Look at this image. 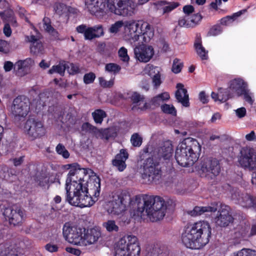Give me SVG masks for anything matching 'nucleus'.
<instances>
[{
    "instance_id": "obj_60",
    "label": "nucleus",
    "mask_w": 256,
    "mask_h": 256,
    "mask_svg": "<svg viewBox=\"0 0 256 256\" xmlns=\"http://www.w3.org/2000/svg\"><path fill=\"white\" fill-rule=\"evenodd\" d=\"M201 46H202V36L200 33H197L196 35L194 44V49Z\"/></svg>"
},
{
    "instance_id": "obj_42",
    "label": "nucleus",
    "mask_w": 256,
    "mask_h": 256,
    "mask_svg": "<svg viewBox=\"0 0 256 256\" xmlns=\"http://www.w3.org/2000/svg\"><path fill=\"white\" fill-rule=\"evenodd\" d=\"M114 78H111L110 80H106L103 77L98 78L100 85L103 88H111L114 84Z\"/></svg>"
},
{
    "instance_id": "obj_41",
    "label": "nucleus",
    "mask_w": 256,
    "mask_h": 256,
    "mask_svg": "<svg viewBox=\"0 0 256 256\" xmlns=\"http://www.w3.org/2000/svg\"><path fill=\"white\" fill-rule=\"evenodd\" d=\"M162 111L166 114H170L172 116H176V110L175 108L172 106L164 104L161 106Z\"/></svg>"
},
{
    "instance_id": "obj_64",
    "label": "nucleus",
    "mask_w": 256,
    "mask_h": 256,
    "mask_svg": "<svg viewBox=\"0 0 256 256\" xmlns=\"http://www.w3.org/2000/svg\"><path fill=\"white\" fill-rule=\"evenodd\" d=\"M199 99L203 104H207L208 102V96L206 95L204 91L200 92L199 94Z\"/></svg>"
},
{
    "instance_id": "obj_25",
    "label": "nucleus",
    "mask_w": 256,
    "mask_h": 256,
    "mask_svg": "<svg viewBox=\"0 0 256 256\" xmlns=\"http://www.w3.org/2000/svg\"><path fill=\"white\" fill-rule=\"evenodd\" d=\"M247 84L242 78H236L230 82L229 88L235 91L238 96L240 92H244L247 88Z\"/></svg>"
},
{
    "instance_id": "obj_29",
    "label": "nucleus",
    "mask_w": 256,
    "mask_h": 256,
    "mask_svg": "<svg viewBox=\"0 0 256 256\" xmlns=\"http://www.w3.org/2000/svg\"><path fill=\"white\" fill-rule=\"evenodd\" d=\"M247 11L246 9H243L236 12L233 14L232 16H227L220 20V24L222 26H227L233 22L237 18L244 14Z\"/></svg>"
},
{
    "instance_id": "obj_52",
    "label": "nucleus",
    "mask_w": 256,
    "mask_h": 256,
    "mask_svg": "<svg viewBox=\"0 0 256 256\" xmlns=\"http://www.w3.org/2000/svg\"><path fill=\"white\" fill-rule=\"evenodd\" d=\"M130 98L133 104H138L141 101L143 102L144 97V96H141L140 94L135 92L132 95Z\"/></svg>"
},
{
    "instance_id": "obj_17",
    "label": "nucleus",
    "mask_w": 256,
    "mask_h": 256,
    "mask_svg": "<svg viewBox=\"0 0 256 256\" xmlns=\"http://www.w3.org/2000/svg\"><path fill=\"white\" fill-rule=\"evenodd\" d=\"M86 5L90 12L96 16H103L108 12L104 0H86Z\"/></svg>"
},
{
    "instance_id": "obj_48",
    "label": "nucleus",
    "mask_w": 256,
    "mask_h": 256,
    "mask_svg": "<svg viewBox=\"0 0 256 256\" xmlns=\"http://www.w3.org/2000/svg\"><path fill=\"white\" fill-rule=\"evenodd\" d=\"M96 78V74L94 72H90L86 73L84 76V82L86 84H92L94 82Z\"/></svg>"
},
{
    "instance_id": "obj_12",
    "label": "nucleus",
    "mask_w": 256,
    "mask_h": 256,
    "mask_svg": "<svg viewBox=\"0 0 256 256\" xmlns=\"http://www.w3.org/2000/svg\"><path fill=\"white\" fill-rule=\"evenodd\" d=\"M29 99L24 96H19L13 101L12 112L14 117L25 118L28 114L30 108Z\"/></svg>"
},
{
    "instance_id": "obj_33",
    "label": "nucleus",
    "mask_w": 256,
    "mask_h": 256,
    "mask_svg": "<svg viewBox=\"0 0 256 256\" xmlns=\"http://www.w3.org/2000/svg\"><path fill=\"white\" fill-rule=\"evenodd\" d=\"M92 116L96 124H101L104 118L106 116V114L104 110L98 109L92 113Z\"/></svg>"
},
{
    "instance_id": "obj_8",
    "label": "nucleus",
    "mask_w": 256,
    "mask_h": 256,
    "mask_svg": "<svg viewBox=\"0 0 256 256\" xmlns=\"http://www.w3.org/2000/svg\"><path fill=\"white\" fill-rule=\"evenodd\" d=\"M127 26L130 30L132 38L134 41H138L140 38L142 42H148L154 36L153 28L147 22H143L140 26V24L134 21L130 22L127 24Z\"/></svg>"
},
{
    "instance_id": "obj_31",
    "label": "nucleus",
    "mask_w": 256,
    "mask_h": 256,
    "mask_svg": "<svg viewBox=\"0 0 256 256\" xmlns=\"http://www.w3.org/2000/svg\"><path fill=\"white\" fill-rule=\"evenodd\" d=\"M66 68L67 66L66 64L60 62L58 64L52 66V67L48 70V73L50 74L54 73H57L60 76H64Z\"/></svg>"
},
{
    "instance_id": "obj_26",
    "label": "nucleus",
    "mask_w": 256,
    "mask_h": 256,
    "mask_svg": "<svg viewBox=\"0 0 256 256\" xmlns=\"http://www.w3.org/2000/svg\"><path fill=\"white\" fill-rule=\"evenodd\" d=\"M218 202L212 204L210 206H196L190 212V214L192 216H200L205 212H215L218 210Z\"/></svg>"
},
{
    "instance_id": "obj_51",
    "label": "nucleus",
    "mask_w": 256,
    "mask_h": 256,
    "mask_svg": "<svg viewBox=\"0 0 256 256\" xmlns=\"http://www.w3.org/2000/svg\"><path fill=\"white\" fill-rule=\"evenodd\" d=\"M124 23L121 20L116 22L112 24L110 28V31L112 33H116L118 32L120 29L123 26Z\"/></svg>"
},
{
    "instance_id": "obj_45",
    "label": "nucleus",
    "mask_w": 256,
    "mask_h": 256,
    "mask_svg": "<svg viewBox=\"0 0 256 256\" xmlns=\"http://www.w3.org/2000/svg\"><path fill=\"white\" fill-rule=\"evenodd\" d=\"M195 50L198 55L202 60H206L208 59V51L206 50L202 45L195 48Z\"/></svg>"
},
{
    "instance_id": "obj_55",
    "label": "nucleus",
    "mask_w": 256,
    "mask_h": 256,
    "mask_svg": "<svg viewBox=\"0 0 256 256\" xmlns=\"http://www.w3.org/2000/svg\"><path fill=\"white\" fill-rule=\"evenodd\" d=\"M9 50L8 44L6 41L0 40V52L6 54Z\"/></svg>"
},
{
    "instance_id": "obj_40",
    "label": "nucleus",
    "mask_w": 256,
    "mask_h": 256,
    "mask_svg": "<svg viewBox=\"0 0 256 256\" xmlns=\"http://www.w3.org/2000/svg\"><path fill=\"white\" fill-rule=\"evenodd\" d=\"M240 235L242 238L246 236L249 237L256 236V222L252 226L250 231L249 234L248 229L247 228L244 227V228H242L240 232Z\"/></svg>"
},
{
    "instance_id": "obj_9",
    "label": "nucleus",
    "mask_w": 256,
    "mask_h": 256,
    "mask_svg": "<svg viewBox=\"0 0 256 256\" xmlns=\"http://www.w3.org/2000/svg\"><path fill=\"white\" fill-rule=\"evenodd\" d=\"M162 174V167L159 162L150 157L144 160L142 174L144 179H148L149 183H156L161 178Z\"/></svg>"
},
{
    "instance_id": "obj_10",
    "label": "nucleus",
    "mask_w": 256,
    "mask_h": 256,
    "mask_svg": "<svg viewBox=\"0 0 256 256\" xmlns=\"http://www.w3.org/2000/svg\"><path fill=\"white\" fill-rule=\"evenodd\" d=\"M84 228L78 226H70L66 223L63 226L62 234L64 238L69 242L75 245L84 246L82 234Z\"/></svg>"
},
{
    "instance_id": "obj_23",
    "label": "nucleus",
    "mask_w": 256,
    "mask_h": 256,
    "mask_svg": "<svg viewBox=\"0 0 256 256\" xmlns=\"http://www.w3.org/2000/svg\"><path fill=\"white\" fill-rule=\"evenodd\" d=\"M84 246L94 244L100 236V231L94 228L88 229L86 230L84 228Z\"/></svg>"
},
{
    "instance_id": "obj_59",
    "label": "nucleus",
    "mask_w": 256,
    "mask_h": 256,
    "mask_svg": "<svg viewBox=\"0 0 256 256\" xmlns=\"http://www.w3.org/2000/svg\"><path fill=\"white\" fill-rule=\"evenodd\" d=\"M44 24L45 25L46 30L48 32H52L54 30V28L51 26L50 20L48 18H44L43 20Z\"/></svg>"
},
{
    "instance_id": "obj_20",
    "label": "nucleus",
    "mask_w": 256,
    "mask_h": 256,
    "mask_svg": "<svg viewBox=\"0 0 256 256\" xmlns=\"http://www.w3.org/2000/svg\"><path fill=\"white\" fill-rule=\"evenodd\" d=\"M128 156L129 154L126 149H121L112 161L113 166H116L120 172L124 171L126 167V161L128 158Z\"/></svg>"
},
{
    "instance_id": "obj_57",
    "label": "nucleus",
    "mask_w": 256,
    "mask_h": 256,
    "mask_svg": "<svg viewBox=\"0 0 256 256\" xmlns=\"http://www.w3.org/2000/svg\"><path fill=\"white\" fill-rule=\"evenodd\" d=\"M157 74L154 75L152 78V82L156 88L159 86L162 83V80L160 79V74L158 70H157Z\"/></svg>"
},
{
    "instance_id": "obj_44",
    "label": "nucleus",
    "mask_w": 256,
    "mask_h": 256,
    "mask_svg": "<svg viewBox=\"0 0 256 256\" xmlns=\"http://www.w3.org/2000/svg\"><path fill=\"white\" fill-rule=\"evenodd\" d=\"M183 66L182 62L178 58H175L174 60L172 66V71L174 74H178L180 72Z\"/></svg>"
},
{
    "instance_id": "obj_5",
    "label": "nucleus",
    "mask_w": 256,
    "mask_h": 256,
    "mask_svg": "<svg viewBox=\"0 0 256 256\" xmlns=\"http://www.w3.org/2000/svg\"><path fill=\"white\" fill-rule=\"evenodd\" d=\"M140 247L136 236H125L116 244L115 256H140Z\"/></svg>"
},
{
    "instance_id": "obj_32",
    "label": "nucleus",
    "mask_w": 256,
    "mask_h": 256,
    "mask_svg": "<svg viewBox=\"0 0 256 256\" xmlns=\"http://www.w3.org/2000/svg\"><path fill=\"white\" fill-rule=\"evenodd\" d=\"M82 130L86 132H89L94 135L100 136L101 129L98 128L96 126H92L89 122H86L84 123L82 126Z\"/></svg>"
},
{
    "instance_id": "obj_16",
    "label": "nucleus",
    "mask_w": 256,
    "mask_h": 256,
    "mask_svg": "<svg viewBox=\"0 0 256 256\" xmlns=\"http://www.w3.org/2000/svg\"><path fill=\"white\" fill-rule=\"evenodd\" d=\"M154 50L152 46L142 44L134 48V54L137 60L142 62H149L154 55Z\"/></svg>"
},
{
    "instance_id": "obj_34",
    "label": "nucleus",
    "mask_w": 256,
    "mask_h": 256,
    "mask_svg": "<svg viewBox=\"0 0 256 256\" xmlns=\"http://www.w3.org/2000/svg\"><path fill=\"white\" fill-rule=\"evenodd\" d=\"M223 32V28L222 26L217 24L211 26L208 32L207 36H216L220 34Z\"/></svg>"
},
{
    "instance_id": "obj_58",
    "label": "nucleus",
    "mask_w": 256,
    "mask_h": 256,
    "mask_svg": "<svg viewBox=\"0 0 256 256\" xmlns=\"http://www.w3.org/2000/svg\"><path fill=\"white\" fill-rule=\"evenodd\" d=\"M45 249L50 252H56L58 250V247L56 244H53L51 243L47 244L44 246Z\"/></svg>"
},
{
    "instance_id": "obj_28",
    "label": "nucleus",
    "mask_w": 256,
    "mask_h": 256,
    "mask_svg": "<svg viewBox=\"0 0 256 256\" xmlns=\"http://www.w3.org/2000/svg\"><path fill=\"white\" fill-rule=\"evenodd\" d=\"M22 250L17 246H10L0 250V256H22Z\"/></svg>"
},
{
    "instance_id": "obj_49",
    "label": "nucleus",
    "mask_w": 256,
    "mask_h": 256,
    "mask_svg": "<svg viewBox=\"0 0 256 256\" xmlns=\"http://www.w3.org/2000/svg\"><path fill=\"white\" fill-rule=\"evenodd\" d=\"M54 10L56 14L61 16L66 10V5L62 3H56L54 6Z\"/></svg>"
},
{
    "instance_id": "obj_35",
    "label": "nucleus",
    "mask_w": 256,
    "mask_h": 256,
    "mask_svg": "<svg viewBox=\"0 0 256 256\" xmlns=\"http://www.w3.org/2000/svg\"><path fill=\"white\" fill-rule=\"evenodd\" d=\"M30 50L31 53L34 55H38L42 53L44 46L41 42H34L30 44Z\"/></svg>"
},
{
    "instance_id": "obj_56",
    "label": "nucleus",
    "mask_w": 256,
    "mask_h": 256,
    "mask_svg": "<svg viewBox=\"0 0 256 256\" xmlns=\"http://www.w3.org/2000/svg\"><path fill=\"white\" fill-rule=\"evenodd\" d=\"M146 256H164L158 248H154L148 252Z\"/></svg>"
},
{
    "instance_id": "obj_37",
    "label": "nucleus",
    "mask_w": 256,
    "mask_h": 256,
    "mask_svg": "<svg viewBox=\"0 0 256 256\" xmlns=\"http://www.w3.org/2000/svg\"><path fill=\"white\" fill-rule=\"evenodd\" d=\"M121 66L115 63H108L105 66V70L116 75L120 72Z\"/></svg>"
},
{
    "instance_id": "obj_19",
    "label": "nucleus",
    "mask_w": 256,
    "mask_h": 256,
    "mask_svg": "<svg viewBox=\"0 0 256 256\" xmlns=\"http://www.w3.org/2000/svg\"><path fill=\"white\" fill-rule=\"evenodd\" d=\"M202 18L199 13L192 16H185L180 18L178 21V25L186 28H194L201 21Z\"/></svg>"
},
{
    "instance_id": "obj_7",
    "label": "nucleus",
    "mask_w": 256,
    "mask_h": 256,
    "mask_svg": "<svg viewBox=\"0 0 256 256\" xmlns=\"http://www.w3.org/2000/svg\"><path fill=\"white\" fill-rule=\"evenodd\" d=\"M106 4L108 12L122 16H132L136 8L132 0H106Z\"/></svg>"
},
{
    "instance_id": "obj_46",
    "label": "nucleus",
    "mask_w": 256,
    "mask_h": 256,
    "mask_svg": "<svg viewBox=\"0 0 256 256\" xmlns=\"http://www.w3.org/2000/svg\"><path fill=\"white\" fill-rule=\"evenodd\" d=\"M180 6V4L178 2H170L168 4V6L163 7V13L166 14L172 12L174 9Z\"/></svg>"
},
{
    "instance_id": "obj_24",
    "label": "nucleus",
    "mask_w": 256,
    "mask_h": 256,
    "mask_svg": "<svg viewBox=\"0 0 256 256\" xmlns=\"http://www.w3.org/2000/svg\"><path fill=\"white\" fill-rule=\"evenodd\" d=\"M173 152L172 144L169 142H166L158 149V154L160 158L169 160L172 156Z\"/></svg>"
},
{
    "instance_id": "obj_30",
    "label": "nucleus",
    "mask_w": 256,
    "mask_h": 256,
    "mask_svg": "<svg viewBox=\"0 0 256 256\" xmlns=\"http://www.w3.org/2000/svg\"><path fill=\"white\" fill-rule=\"evenodd\" d=\"M118 133L114 128L111 127L106 128H101L100 136L102 139L109 140L114 138L117 136Z\"/></svg>"
},
{
    "instance_id": "obj_53",
    "label": "nucleus",
    "mask_w": 256,
    "mask_h": 256,
    "mask_svg": "<svg viewBox=\"0 0 256 256\" xmlns=\"http://www.w3.org/2000/svg\"><path fill=\"white\" fill-rule=\"evenodd\" d=\"M244 95V100L249 103L250 104H252L254 100L252 99V96L248 92V90L246 88L242 92H240V94L238 96H241Z\"/></svg>"
},
{
    "instance_id": "obj_21",
    "label": "nucleus",
    "mask_w": 256,
    "mask_h": 256,
    "mask_svg": "<svg viewBox=\"0 0 256 256\" xmlns=\"http://www.w3.org/2000/svg\"><path fill=\"white\" fill-rule=\"evenodd\" d=\"M176 88L177 90L175 92V97L178 102L180 103L184 106H189V96L187 90L184 88V84L181 83L177 84Z\"/></svg>"
},
{
    "instance_id": "obj_15",
    "label": "nucleus",
    "mask_w": 256,
    "mask_h": 256,
    "mask_svg": "<svg viewBox=\"0 0 256 256\" xmlns=\"http://www.w3.org/2000/svg\"><path fill=\"white\" fill-rule=\"evenodd\" d=\"M200 170L203 174H205V176L210 174L217 176L220 172V162L216 158H204L200 163Z\"/></svg>"
},
{
    "instance_id": "obj_3",
    "label": "nucleus",
    "mask_w": 256,
    "mask_h": 256,
    "mask_svg": "<svg viewBox=\"0 0 256 256\" xmlns=\"http://www.w3.org/2000/svg\"><path fill=\"white\" fill-rule=\"evenodd\" d=\"M212 228L207 222L199 221L188 226L182 233V244L190 249L202 248L210 241Z\"/></svg>"
},
{
    "instance_id": "obj_63",
    "label": "nucleus",
    "mask_w": 256,
    "mask_h": 256,
    "mask_svg": "<svg viewBox=\"0 0 256 256\" xmlns=\"http://www.w3.org/2000/svg\"><path fill=\"white\" fill-rule=\"evenodd\" d=\"M3 32L4 35L6 37H10L12 34V29L10 26V24L9 23H6L4 24Z\"/></svg>"
},
{
    "instance_id": "obj_36",
    "label": "nucleus",
    "mask_w": 256,
    "mask_h": 256,
    "mask_svg": "<svg viewBox=\"0 0 256 256\" xmlns=\"http://www.w3.org/2000/svg\"><path fill=\"white\" fill-rule=\"evenodd\" d=\"M103 226L110 232H118L119 230L118 226L116 224L114 220H108L103 223Z\"/></svg>"
},
{
    "instance_id": "obj_47",
    "label": "nucleus",
    "mask_w": 256,
    "mask_h": 256,
    "mask_svg": "<svg viewBox=\"0 0 256 256\" xmlns=\"http://www.w3.org/2000/svg\"><path fill=\"white\" fill-rule=\"evenodd\" d=\"M118 54L120 60L123 62H128L130 58L128 54V50L125 48H120L118 50Z\"/></svg>"
},
{
    "instance_id": "obj_14",
    "label": "nucleus",
    "mask_w": 256,
    "mask_h": 256,
    "mask_svg": "<svg viewBox=\"0 0 256 256\" xmlns=\"http://www.w3.org/2000/svg\"><path fill=\"white\" fill-rule=\"evenodd\" d=\"M239 162L241 166L251 170H256V154L252 148L244 147L240 151Z\"/></svg>"
},
{
    "instance_id": "obj_38",
    "label": "nucleus",
    "mask_w": 256,
    "mask_h": 256,
    "mask_svg": "<svg viewBox=\"0 0 256 256\" xmlns=\"http://www.w3.org/2000/svg\"><path fill=\"white\" fill-rule=\"evenodd\" d=\"M230 256H256V251L248 248H242L232 253Z\"/></svg>"
},
{
    "instance_id": "obj_27",
    "label": "nucleus",
    "mask_w": 256,
    "mask_h": 256,
    "mask_svg": "<svg viewBox=\"0 0 256 256\" xmlns=\"http://www.w3.org/2000/svg\"><path fill=\"white\" fill-rule=\"evenodd\" d=\"M29 62H31V59L24 60H20L15 63L14 64V70L16 76H22L27 74Z\"/></svg>"
},
{
    "instance_id": "obj_11",
    "label": "nucleus",
    "mask_w": 256,
    "mask_h": 256,
    "mask_svg": "<svg viewBox=\"0 0 256 256\" xmlns=\"http://www.w3.org/2000/svg\"><path fill=\"white\" fill-rule=\"evenodd\" d=\"M24 128L31 140L40 138L46 134V129L42 122L35 118L28 119Z\"/></svg>"
},
{
    "instance_id": "obj_22",
    "label": "nucleus",
    "mask_w": 256,
    "mask_h": 256,
    "mask_svg": "<svg viewBox=\"0 0 256 256\" xmlns=\"http://www.w3.org/2000/svg\"><path fill=\"white\" fill-rule=\"evenodd\" d=\"M238 203L244 208L256 210V196L248 194H238Z\"/></svg>"
},
{
    "instance_id": "obj_13",
    "label": "nucleus",
    "mask_w": 256,
    "mask_h": 256,
    "mask_svg": "<svg viewBox=\"0 0 256 256\" xmlns=\"http://www.w3.org/2000/svg\"><path fill=\"white\" fill-rule=\"evenodd\" d=\"M76 30L78 33L84 34L85 40H92L104 34V29L101 24L90 27L82 24L76 28Z\"/></svg>"
},
{
    "instance_id": "obj_18",
    "label": "nucleus",
    "mask_w": 256,
    "mask_h": 256,
    "mask_svg": "<svg viewBox=\"0 0 256 256\" xmlns=\"http://www.w3.org/2000/svg\"><path fill=\"white\" fill-rule=\"evenodd\" d=\"M228 208L226 206L224 208L222 206L218 211V215L215 218L216 224L220 227L228 226L233 222L234 218L230 214Z\"/></svg>"
},
{
    "instance_id": "obj_39",
    "label": "nucleus",
    "mask_w": 256,
    "mask_h": 256,
    "mask_svg": "<svg viewBox=\"0 0 256 256\" xmlns=\"http://www.w3.org/2000/svg\"><path fill=\"white\" fill-rule=\"evenodd\" d=\"M56 150L58 154L61 155L64 158H68L70 156L68 151L62 144L60 143L56 146Z\"/></svg>"
},
{
    "instance_id": "obj_62",
    "label": "nucleus",
    "mask_w": 256,
    "mask_h": 256,
    "mask_svg": "<svg viewBox=\"0 0 256 256\" xmlns=\"http://www.w3.org/2000/svg\"><path fill=\"white\" fill-rule=\"evenodd\" d=\"M150 102L152 106L155 107H158L162 103L158 96L153 97L150 100Z\"/></svg>"
},
{
    "instance_id": "obj_4",
    "label": "nucleus",
    "mask_w": 256,
    "mask_h": 256,
    "mask_svg": "<svg viewBox=\"0 0 256 256\" xmlns=\"http://www.w3.org/2000/svg\"><path fill=\"white\" fill-rule=\"evenodd\" d=\"M200 152L201 146L198 140L188 137L178 144L175 152V158L180 166L188 167L198 160Z\"/></svg>"
},
{
    "instance_id": "obj_43",
    "label": "nucleus",
    "mask_w": 256,
    "mask_h": 256,
    "mask_svg": "<svg viewBox=\"0 0 256 256\" xmlns=\"http://www.w3.org/2000/svg\"><path fill=\"white\" fill-rule=\"evenodd\" d=\"M130 142L134 146L139 147L142 144V138L138 133H134L131 136Z\"/></svg>"
},
{
    "instance_id": "obj_6",
    "label": "nucleus",
    "mask_w": 256,
    "mask_h": 256,
    "mask_svg": "<svg viewBox=\"0 0 256 256\" xmlns=\"http://www.w3.org/2000/svg\"><path fill=\"white\" fill-rule=\"evenodd\" d=\"M0 212L10 225L14 226L20 225L26 216L24 210L20 207L12 206L7 202L0 204Z\"/></svg>"
},
{
    "instance_id": "obj_1",
    "label": "nucleus",
    "mask_w": 256,
    "mask_h": 256,
    "mask_svg": "<svg viewBox=\"0 0 256 256\" xmlns=\"http://www.w3.org/2000/svg\"><path fill=\"white\" fill-rule=\"evenodd\" d=\"M108 206V212L113 214H120L130 207L133 210L134 216H147L152 222L162 219L166 210L165 201L160 196L142 194L132 198L125 190L112 192Z\"/></svg>"
},
{
    "instance_id": "obj_54",
    "label": "nucleus",
    "mask_w": 256,
    "mask_h": 256,
    "mask_svg": "<svg viewBox=\"0 0 256 256\" xmlns=\"http://www.w3.org/2000/svg\"><path fill=\"white\" fill-rule=\"evenodd\" d=\"M25 156H22L18 158H11L10 160L12 162L13 164L17 167L21 166L24 160Z\"/></svg>"
},
{
    "instance_id": "obj_2",
    "label": "nucleus",
    "mask_w": 256,
    "mask_h": 256,
    "mask_svg": "<svg viewBox=\"0 0 256 256\" xmlns=\"http://www.w3.org/2000/svg\"><path fill=\"white\" fill-rule=\"evenodd\" d=\"M70 169L66 182V200L72 206L85 208L92 206L100 194V180L90 168H76L78 164L68 165Z\"/></svg>"
},
{
    "instance_id": "obj_61",
    "label": "nucleus",
    "mask_w": 256,
    "mask_h": 256,
    "mask_svg": "<svg viewBox=\"0 0 256 256\" xmlns=\"http://www.w3.org/2000/svg\"><path fill=\"white\" fill-rule=\"evenodd\" d=\"M222 4V0H214L209 5L210 9H212L215 10H218V6H220Z\"/></svg>"
},
{
    "instance_id": "obj_50",
    "label": "nucleus",
    "mask_w": 256,
    "mask_h": 256,
    "mask_svg": "<svg viewBox=\"0 0 256 256\" xmlns=\"http://www.w3.org/2000/svg\"><path fill=\"white\" fill-rule=\"evenodd\" d=\"M233 93L230 92L229 90H226L222 94L221 92V96L220 98V102H225L228 99L231 98L233 97Z\"/></svg>"
}]
</instances>
